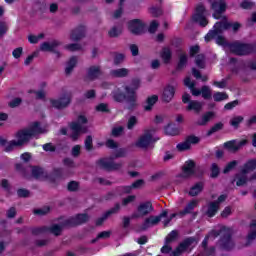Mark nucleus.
<instances>
[{
  "label": "nucleus",
  "mask_w": 256,
  "mask_h": 256,
  "mask_svg": "<svg viewBox=\"0 0 256 256\" xmlns=\"http://www.w3.org/2000/svg\"><path fill=\"white\" fill-rule=\"evenodd\" d=\"M128 30L132 35H143L145 33V24L141 19H133L128 22Z\"/></svg>",
  "instance_id": "obj_13"
},
{
  "label": "nucleus",
  "mask_w": 256,
  "mask_h": 256,
  "mask_svg": "<svg viewBox=\"0 0 256 256\" xmlns=\"http://www.w3.org/2000/svg\"><path fill=\"white\" fill-rule=\"evenodd\" d=\"M213 117H215V113L207 112L201 117V119L197 121V125L205 126L207 123H209V121L213 119Z\"/></svg>",
  "instance_id": "obj_33"
},
{
  "label": "nucleus",
  "mask_w": 256,
  "mask_h": 256,
  "mask_svg": "<svg viewBox=\"0 0 256 256\" xmlns=\"http://www.w3.org/2000/svg\"><path fill=\"white\" fill-rule=\"evenodd\" d=\"M127 155V150L120 148L116 151L115 155L112 156L114 159H119L121 157H125Z\"/></svg>",
  "instance_id": "obj_62"
},
{
  "label": "nucleus",
  "mask_w": 256,
  "mask_h": 256,
  "mask_svg": "<svg viewBox=\"0 0 256 256\" xmlns=\"http://www.w3.org/2000/svg\"><path fill=\"white\" fill-rule=\"evenodd\" d=\"M135 125H137V117L131 116L127 122V129L131 130L133 127H135Z\"/></svg>",
  "instance_id": "obj_60"
},
{
  "label": "nucleus",
  "mask_w": 256,
  "mask_h": 256,
  "mask_svg": "<svg viewBox=\"0 0 256 256\" xmlns=\"http://www.w3.org/2000/svg\"><path fill=\"white\" fill-rule=\"evenodd\" d=\"M17 196L25 199L31 196V192L25 188H20L17 190Z\"/></svg>",
  "instance_id": "obj_51"
},
{
  "label": "nucleus",
  "mask_w": 256,
  "mask_h": 256,
  "mask_svg": "<svg viewBox=\"0 0 256 256\" xmlns=\"http://www.w3.org/2000/svg\"><path fill=\"white\" fill-rule=\"evenodd\" d=\"M47 213H49V207L34 210V215L43 216V215H47Z\"/></svg>",
  "instance_id": "obj_64"
},
{
  "label": "nucleus",
  "mask_w": 256,
  "mask_h": 256,
  "mask_svg": "<svg viewBox=\"0 0 256 256\" xmlns=\"http://www.w3.org/2000/svg\"><path fill=\"white\" fill-rule=\"evenodd\" d=\"M237 165H239V162L237 160L229 162L224 168L223 173L224 174L230 173V171H233V169L236 168Z\"/></svg>",
  "instance_id": "obj_46"
},
{
  "label": "nucleus",
  "mask_w": 256,
  "mask_h": 256,
  "mask_svg": "<svg viewBox=\"0 0 256 256\" xmlns=\"http://www.w3.org/2000/svg\"><path fill=\"white\" fill-rule=\"evenodd\" d=\"M175 89H177V84L171 85L168 84L162 93V101L164 103H171L173 101V97H175Z\"/></svg>",
  "instance_id": "obj_18"
},
{
  "label": "nucleus",
  "mask_w": 256,
  "mask_h": 256,
  "mask_svg": "<svg viewBox=\"0 0 256 256\" xmlns=\"http://www.w3.org/2000/svg\"><path fill=\"white\" fill-rule=\"evenodd\" d=\"M76 65H77V56H72L66 64L65 74L71 75V73H73V69H75Z\"/></svg>",
  "instance_id": "obj_30"
},
{
  "label": "nucleus",
  "mask_w": 256,
  "mask_h": 256,
  "mask_svg": "<svg viewBox=\"0 0 256 256\" xmlns=\"http://www.w3.org/2000/svg\"><path fill=\"white\" fill-rule=\"evenodd\" d=\"M149 13L152 15V17H161V15H163V10H161L159 7L153 6L149 9Z\"/></svg>",
  "instance_id": "obj_49"
},
{
  "label": "nucleus",
  "mask_w": 256,
  "mask_h": 256,
  "mask_svg": "<svg viewBox=\"0 0 256 256\" xmlns=\"http://www.w3.org/2000/svg\"><path fill=\"white\" fill-rule=\"evenodd\" d=\"M221 233H223V237L219 241L221 249H224V251H231V249L235 247V243L231 239V232L221 230Z\"/></svg>",
  "instance_id": "obj_14"
},
{
  "label": "nucleus",
  "mask_w": 256,
  "mask_h": 256,
  "mask_svg": "<svg viewBox=\"0 0 256 256\" xmlns=\"http://www.w3.org/2000/svg\"><path fill=\"white\" fill-rule=\"evenodd\" d=\"M255 169H256V159H252L244 164L243 168L241 169V173H243V175H247L249 171H255Z\"/></svg>",
  "instance_id": "obj_29"
},
{
  "label": "nucleus",
  "mask_w": 256,
  "mask_h": 256,
  "mask_svg": "<svg viewBox=\"0 0 256 256\" xmlns=\"http://www.w3.org/2000/svg\"><path fill=\"white\" fill-rule=\"evenodd\" d=\"M52 175L53 177H55V179H65V177H69V174H67V171L61 168L54 169Z\"/></svg>",
  "instance_id": "obj_36"
},
{
  "label": "nucleus",
  "mask_w": 256,
  "mask_h": 256,
  "mask_svg": "<svg viewBox=\"0 0 256 256\" xmlns=\"http://www.w3.org/2000/svg\"><path fill=\"white\" fill-rule=\"evenodd\" d=\"M130 71L127 68H118L110 71L111 77L116 79H123V77H128Z\"/></svg>",
  "instance_id": "obj_25"
},
{
  "label": "nucleus",
  "mask_w": 256,
  "mask_h": 256,
  "mask_svg": "<svg viewBox=\"0 0 256 256\" xmlns=\"http://www.w3.org/2000/svg\"><path fill=\"white\" fill-rule=\"evenodd\" d=\"M87 123L88 120L87 117H85V115H79L77 121L71 123L70 128L72 130V141H77L79 139V135L85 134L89 131Z\"/></svg>",
  "instance_id": "obj_4"
},
{
  "label": "nucleus",
  "mask_w": 256,
  "mask_h": 256,
  "mask_svg": "<svg viewBox=\"0 0 256 256\" xmlns=\"http://www.w3.org/2000/svg\"><path fill=\"white\" fill-rule=\"evenodd\" d=\"M192 75L195 79H201L204 83L209 81V78L207 76H201V72L196 68H192Z\"/></svg>",
  "instance_id": "obj_48"
},
{
  "label": "nucleus",
  "mask_w": 256,
  "mask_h": 256,
  "mask_svg": "<svg viewBox=\"0 0 256 256\" xmlns=\"http://www.w3.org/2000/svg\"><path fill=\"white\" fill-rule=\"evenodd\" d=\"M135 199H137V197L135 195L127 196L126 198H124L122 200L123 207H127V205H129V203H133L135 201Z\"/></svg>",
  "instance_id": "obj_57"
},
{
  "label": "nucleus",
  "mask_w": 256,
  "mask_h": 256,
  "mask_svg": "<svg viewBox=\"0 0 256 256\" xmlns=\"http://www.w3.org/2000/svg\"><path fill=\"white\" fill-rule=\"evenodd\" d=\"M245 145H247V140H230L224 143V148L232 153H237V151L245 147Z\"/></svg>",
  "instance_id": "obj_17"
},
{
  "label": "nucleus",
  "mask_w": 256,
  "mask_h": 256,
  "mask_svg": "<svg viewBox=\"0 0 256 256\" xmlns=\"http://www.w3.org/2000/svg\"><path fill=\"white\" fill-rule=\"evenodd\" d=\"M186 65H187V56L185 54H181L179 57L177 69H185Z\"/></svg>",
  "instance_id": "obj_50"
},
{
  "label": "nucleus",
  "mask_w": 256,
  "mask_h": 256,
  "mask_svg": "<svg viewBox=\"0 0 256 256\" xmlns=\"http://www.w3.org/2000/svg\"><path fill=\"white\" fill-rule=\"evenodd\" d=\"M203 182H198L196 183L189 191V195L191 197H197V195H199V193H201V191H203Z\"/></svg>",
  "instance_id": "obj_34"
},
{
  "label": "nucleus",
  "mask_w": 256,
  "mask_h": 256,
  "mask_svg": "<svg viewBox=\"0 0 256 256\" xmlns=\"http://www.w3.org/2000/svg\"><path fill=\"white\" fill-rule=\"evenodd\" d=\"M101 77V67L100 66H91L87 71V79L90 81H95Z\"/></svg>",
  "instance_id": "obj_23"
},
{
  "label": "nucleus",
  "mask_w": 256,
  "mask_h": 256,
  "mask_svg": "<svg viewBox=\"0 0 256 256\" xmlns=\"http://www.w3.org/2000/svg\"><path fill=\"white\" fill-rule=\"evenodd\" d=\"M172 52L170 48H163L161 52V58L163 59L164 63H169L171 61Z\"/></svg>",
  "instance_id": "obj_37"
},
{
  "label": "nucleus",
  "mask_w": 256,
  "mask_h": 256,
  "mask_svg": "<svg viewBox=\"0 0 256 256\" xmlns=\"http://www.w3.org/2000/svg\"><path fill=\"white\" fill-rule=\"evenodd\" d=\"M32 175L35 179H47L49 177L45 169L37 166L32 168Z\"/></svg>",
  "instance_id": "obj_27"
},
{
  "label": "nucleus",
  "mask_w": 256,
  "mask_h": 256,
  "mask_svg": "<svg viewBox=\"0 0 256 256\" xmlns=\"http://www.w3.org/2000/svg\"><path fill=\"white\" fill-rule=\"evenodd\" d=\"M217 211H219V205L217 202H210L208 205V210L206 211L207 217H215L217 215Z\"/></svg>",
  "instance_id": "obj_32"
},
{
  "label": "nucleus",
  "mask_w": 256,
  "mask_h": 256,
  "mask_svg": "<svg viewBox=\"0 0 256 256\" xmlns=\"http://www.w3.org/2000/svg\"><path fill=\"white\" fill-rule=\"evenodd\" d=\"M201 95L206 101H209L213 97V91L209 86L204 85L201 87Z\"/></svg>",
  "instance_id": "obj_35"
},
{
  "label": "nucleus",
  "mask_w": 256,
  "mask_h": 256,
  "mask_svg": "<svg viewBox=\"0 0 256 256\" xmlns=\"http://www.w3.org/2000/svg\"><path fill=\"white\" fill-rule=\"evenodd\" d=\"M118 211H121V204L116 203L113 208H111L110 210L106 211L102 215V217H100V218H98L96 220V225L97 226L103 225V223H105V221H107V219H109V217H111V215L117 214Z\"/></svg>",
  "instance_id": "obj_19"
},
{
  "label": "nucleus",
  "mask_w": 256,
  "mask_h": 256,
  "mask_svg": "<svg viewBox=\"0 0 256 256\" xmlns=\"http://www.w3.org/2000/svg\"><path fill=\"white\" fill-rule=\"evenodd\" d=\"M115 158L113 156L109 158H102L96 162V165L99 169L104 171H119L123 167V163H115Z\"/></svg>",
  "instance_id": "obj_7"
},
{
  "label": "nucleus",
  "mask_w": 256,
  "mask_h": 256,
  "mask_svg": "<svg viewBox=\"0 0 256 256\" xmlns=\"http://www.w3.org/2000/svg\"><path fill=\"white\" fill-rule=\"evenodd\" d=\"M193 19L196 23H199V25L201 27H207L208 25V21H207V18H205V16H193Z\"/></svg>",
  "instance_id": "obj_45"
},
{
  "label": "nucleus",
  "mask_w": 256,
  "mask_h": 256,
  "mask_svg": "<svg viewBox=\"0 0 256 256\" xmlns=\"http://www.w3.org/2000/svg\"><path fill=\"white\" fill-rule=\"evenodd\" d=\"M85 149L86 151H92L93 150V137L87 136L85 139Z\"/></svg>",
  "instance_id": "obj_54"
},
{
  "label": "nucleus",
  "mask_w": 256,
  "mask_h": 256,
  "mask_svg": "<svg viewBox=\"0 0 256 256\" xmlns=\"http://www.w3.org/2000/svg\"><path fill=\"white\" fill-rule=\"evenodd\" d=\"M213 99L216 101V103H219L221 101H226V99H229V95H227L225 92H215L213 94Z\"/></svg>",
  "instance_id": "obj_38"
},
{
  "label": "nucleus",
  "mask_w": 256,
  "mask_h": 256,
  "mask_svg": "<svg viewBox=\"0 0 256 256\" xmlns=\"http://www.w3.org/2000/svg\"><path fill=\"white\" fill-rule=\"evenodd\" d=\"M244 117L243 116H234L231 120H230V125L232 127H234L235 129L239 128V125H241V123H243L244 121Z\"/></svg>",
  "instance_id": "obj_40"
},
{
  "label": "nucleus",
  "mask_w": 256,
  "mask_h": 256,
  "mask_svg": "<svg viewBox=\"0 0 256 256\" xmlns=\"http://www.w3.org/2000/svg\"><path fill=\"white\" fill-rule=\"evenodd\" d=\"M125 61V56L123 54H116L114 57V65H121Z\"/></svg>",
  "instance_id": "obj_63"
},
{
  "label": "nucleus",
  "mask_w": 256,
  "mask_h": 256,
  "mask_svg": "<svg viewBox=\"0 0 256 256\" xmlns=\"http://www.w3.org/2000/svg\"><path fill=\"white\" fill-rule=\"evenodd\" d=\"M125 91L127 109H129V111H135V109H137V94L135 93V89L126 86Z\"/></svg>",
  "instance_id": "obj_12"
},
{
  "label": "nucleus",
  "mask_w": 256,
  "mask_h": 256,
  "mask_svg": "<svg viewBox=\"0 0 256 256\" xmlns=\"http://www.w3.org/2000/svg\"><path fill=\"white\" fill-rule=\"evenodd\" d=\"M178 151H187V149H191V145L189 144L188 140L177 144Z\"/></svg>",
  "instance_id": "obj_56"
},
{
  "label": "nucleus",
  "mask_w": 256,
  "mask_h": 256,
  "mask_svg": "<svg viewBox=\"0 0 256 256\" xmlns=\"http://www.w3.org/2000/svg\"><path fill=\"white\" fill-rule=\"evenodd\" d=\"M211 9L214 10V19H222V21H227V17L223 16V13L227 10V2L225 0H214L210 1Z\"/></svg>",
  "instance_id": "obj_8"
},
{
  "label": "nucleus",
  "mask_w": 256,
  "mask_h": 256,
  "mask_svg": "<svg viewBox=\"0 0 256 256\" xmlns=\"http://www.w3.org/2000/svg\"><path fill=\"white\" fill-rule=\"evenodd\" d=\"M150 213H153V204L149 201L142 202L137 207V212H134L131 215V219H139L141 217H147V215H150Z\"/></svg>",
  "instance_id": "obj_9"
},
{
  "label": "nucleus",
  "mask_w": 256,
  "mask_h": 256,
  "mask_svg": "<svg viewBox=\"0 0 256 256\" xmlns=\"http://www.w3.org/2000/svg\"><path fill=\"white\" fill-rule=\"evenodd\" d=\"M158 28H159V22H157V20H153L150 23L148 31H149V33H155Z\"/></svg>",
  "instance_id": "obj_61"
},
{
  "label": "nucleus",
  "mask_w": 256,
  "mask_h": 256,
  "mask_svg": "<svg viewBox=\"0 0 256 256\" xmlns=\"http://www.w3.org/2000/svg\"><path fill=\"white\" fill-rule=\"evenodd\" d=\"M195 64L199 69H205V55L198 54L195 58Z\"/></svg>",
  "instance_id": "obj_42"
},
{
  "label": "nucleus",
  "mask_w": 256,
  "mask_h": 256,
  "mask_svg": "<svg viewBox=\"0 0 256 256\" xmlns=\"http://www.w3.org/2000/svg\"><path fill=\"white\" fill-rule=\"evenodd\" d=\"M65 49L68 51H81L82 47L81 44H68L65 46Z\"/></svg>",
  "instance_id": "obj_58"
},
{
  "label": "nucleus",
  "mask_w": 256,
  "mask_h": 256,
  "mask_svg": "<svg viewBox=\"0 0 256 256\" xmlns=\"http://www.w3.org/2000/svg\"><path fill=\"white\" fill-rule=\"evenodd\" d=\"M256 239V220H253L250 224V233L248 234V241Z\"/></svg>",
  "instance_id": "obj_41"
},
{
  "label": "nucleus",
  "mask_w": 256,
  "mask_h": 256,
  "mask_svg": "<svg viewBox=\"0 0 256 256\" xmlns=\"http://www.w3.org/2000/svg\"><path fill=\"white\" fill-rule=\"evenodd\" d=\"M230 27H231V24L225 20L217 22L214 25L213 30H210L206 34L205 36L206 43H209V41H211L212 39H215L216 37L217 45H221L222 47H229L231 43H227V40L225 39V37L221 36V34L223 33V31H226V29H229Z\"/></svg>",
  "instance_id": "obj_2"
},
{
  "label": "nucleus",
  "mask_w": 256,
  "mask_h": 256,
  "mask_svg": "<svg viewBox=\"0 0 256 256\" xmlns=\"http://www.w3.org/2000/svg\"><path fill=\"white\" fill-rule=\"evenodd\" d=\"M87 221H89V215L78 214L76 217L66 220V225L69 227H77V225H83V223H87Z\"/></svg>",
  "instance_id": "obj_20"
},
{
  "label": "nucleus",
  "mask_w": 256,
  "mask_h": 256,
  "mask_svg": "<svg viewBox=\"0 0 256 256\" xmlns=\"http://www.w3.org/2000/svg\"><path fill=\"white\" fill-rule=\"evenodd\" d=\"M96 111H99L100 113H109V106L105 103H101L96 106Z\"/></svg>",
  "instance_id": "obj_59"
},
{
  "label": "nucleus",
  "mask_w": 256,
  "mask_h": 256,
  "mask_svg": "<svg viewBox=\"0 0 256 256\" xmlns=\"http://www.w3.org/2000/svg\"><path fill=\"white\" fill-rule=\"evenodd\" d=\"M175 239H177V231L174 230L167 235L165 243L171 244L173 241H175Z\"/></svg>",
  "instance_id": "obj_53"
},
{
  "label": "nucleus",
  "mask_w": 256,
  "mask_h": 256,
  "mask_svg": "<svg viewBox=\"0 0 256 256\" xmlns=\"http://www.w3.org/2000/svg\"><path fill=\"white\" fill-rule=\"evenodd\" d=\"M198 203L199 202L197 200H192L186 205V207L182 211H180L179 215H181V217H184V215H189L190 213H193V209L197 207Z\"/></svg>",
  "instance_id": "obj_28"
},
{
  "label": "nucleus",
  "mask_w": 256,
  "mask_h": 256,
  "mask_svg": "<svg viewBox=\"0 0 256 256\" xmlns=\"http://www.w3.org/2000/svg\"><path fill=\"white\" fill-rule=\"evenodd\" d=\"M86 28L83 25H80L76 27L74 30H72L70 34V39L72 41H81L83 37H85Z\"/></svg>",
  "instance_id": "obj_22"
},
{
  "label": "nucleus",
  "mask_w": 256,
  "mask_h": 256,
  "mask_svg": "<svg viewBox=\"0 0 256 256\" xmlns=\"http://www.w3.org/2000/svg\"><path fill=\"white\" fill-rule=\"evenodd\" d=\"M210 177H212V179H217V177H219V173H221V170L219 169V166L217 165V163H213L210 167Z\"/></svg>",
  "instance_id": "obj_43"
},
{
  "label": "nucleus",
  "mask_w": 256,
  "mask_h": 256,
  "mask_svg": "<svg viewBox=\"0 0 256 256\" xmlns=\"http://www.w3.org/2000/svg\"><path fill=\"white\" fill-rule=\"evenodd\" d=\"M167 215H168L167 210H164L158 216H150L146 218L140 228L141 231H147V229L151 227H155V225H159V223H161V219L167 217Z\"/></svg>",
  "instance_id": "obj_10"
},
{
  "label": "nucleus",
  "mask_w": 256,
  "mask_h": 256,
  "mask_svg": "<svg viewBox=\"0 0 256 256\" xmlns=\"http://www.w3.org/2000/svg\"><path fill=\"white\" fill-rule=\"evenodd\" d=\"M64 227H69V225H67V221L62 224H52L50 227L43 226L40 228H33L32 234L41 235V233H51L52 235H55V237H59L63 232Z\"/></svg>",
  "instance_id": "obj_5"
},
{
  "label": "nucleus",
  "mask_w": 256,
  "mask_h": 256,
  "mask_svg": "<svg viewBox=\"0 0 256 256\" xmlns=\"http://www.w3.org/2000/svg\"><path fill=\"white\" fill-rule=\"evenodd\" d=\"M121 33H123V28L121 26L119 27L114 26L109 30L108 35L109 37L115 38V37H119Z\"/></svg>",
  "instance_id": "obj_39"
},
{
  "label": "nucleus",
  "mask_w": 256,
  "mask_h": 256,
  "mask_svg": "<svg viewBox=\"0 0 256 256\" xmlns=\"http://www.w3.org/2000/svg\"><path fill=\"white\" fill-rule=\"evenodd\" d=\"M248 181H256V172H254L249 179L247 178V174H236L237 187H243V185H247ZM254 197H256V189L254 190Z\"/></svg>",
  "instance_id": "obj_21"
},
{
  "label": "nucleus",
  "mask_w": 256,
  "mask_h": 256,
  "mask_svg": "<svg viewBox=\"0 0 256 256\" xmlns=\"http://www.w3.org/2000/svg\"><path fill=\"white\" fill-rule=\"evenodd\" d=\"M165 134L175 137V135H179V128L173 127L172 125H168L165 128Z\"/></svg>",
  "instance_id": "obj_44"
},
{
  "label": "nucleus",
  "mask_w": 256,
  "mask_h": 256,
  "mask_svg": "<svg viewBox=\"0 0 256 256\" xmlns=\"http://www.w3.org/2000/svg\"><path fill=\"white\" fill-rule=\"evenodd\" d=\"M184 85L190 89L194 97H199V95H201V90L195 88V82L191 81V78L187 77L184 79Z\"/></svg>",
  "instance_id": "obj_26"
},
{
  "label": "nucleus",
  "mask_w": 256,
  "mask_h": 256,
  "mask_svg": "<svg viewBox=\"0 0 256 256\" xmlns=\"http://www.w3.org/2000/svg\"><path fill=\"white\" fill-rule=\"evenodd\" d=\"M231 53L234 55H238L239 57H245L247 55H251L252 53H256V42L255 43H240L234 42L228 45Z\"/></svg>",
  "instance_id": "obj_3"
},
{
  "label": "nucleus",
  "mask_w": 256,
  "mask_h": 256,
  "mask_svg": "<svg viewBox=\"0 0 256 256\" xmlns=\"http://www.w3.org/2000/svg\"><path fill=\"white\" fill-rule=\"evenodd\" d=\"M155 130H145L144 133L136 141V146L139 149H149L157 139L153 138Z\"/></svg>",
  "instance_id": "obj_6"
},
{
  "label": "nucleus",
  "mask_w": 256,
  "mask_h": 256,
  "mask_svg": "<svg viewBox=\"0 0 256 256\" xmlns=\"http://www.w3.org/2000/svg\"><path fill=\"white\" fill-rule=\"evenodd\" d=\"M42 133H45V129L41 128L39 122H34L30 127L19 130L15 135L17 140L10 141L4 151L9 152L13 151L15 147H23V145H27V142L31 141L33 137H37V135H41Z\"/></svg>",
  "instance_id": "obj_1"
},
{
  "label": "nucleus",
  "mask_w": 256,
  "mask_h": 256,
  "mask_svg": "<svg viewBox=\"0 0 256 256\" xmlns=\"http://www.w3.org/2000/svg\"><path fill=\"white\" fill-rule=\"evenodd\" d=\"M157 101H159L158 95L148 97L146 100V104L144 105V111H151L153 109V105H155Z\"/></svg>",
  "instance_id": "obj_31"
},
{
  "label": "nucleus",
  "mask_w": 256,
  "mask_h": 256,
  "mask_svg": "<svg viewBox=\"0 0 256 256\" xmlns=\"http://www.w3.org/2000/svg\"><path fill=\"white\" fill-rule=\"evenodd\" d=\"M192 175H195V162L188 160L184 163L182 173L177 176V179L178 181H181V179H189Z\"/></svg>",
  "instance_id": "obj_11"
},
{
  "label": "nucleus",
  "mask_w": 256,
  "mask_h": 256,
  "mask_svg": "<svg viewBox=\"0 0 256 256\" xmlns=\"http://www.w3.org/2000/svg\"><path fill=\"white\" fill-rule=\"evenodd\" d=\"M50 103L55 109H65V107H69L71 97L67 94H63L58 99H50Z\"/></svg>",
  "instance_id": "obj_15"
},
{
  "label": "nucleus",
  "mask_w": 256,
  "mask_h": 256,
  "mask_svg": "<svg viewBox=\"0 0 256 256\" xmlns=\"http://www.w3.org/2000/svg\"><path fill=\"white\" fill-rule=\"evenodd\" d=\"M242 9H255V2L250 0H245L240 4Z\"/></svg>",
  "instance_id": "obj_52"
},
{
  "label": "nucleus",
  "mask_w": 256,
  "mask_h": 256,
  "mask_svg": "<svg viewBox=\"0 0 256 256\" xmlns=\"http://www.w3.org/2000/svg\"><path fill=\"white\" fill-rule=\"evenodd\" d=\"M61 41L53 40L52 42H43L40 45V51L55 53L57 57H61V53L57 51V47H60Z\"/></svg>",
  "instance_id": "obj_16"
},
{
  "label": "nucleus",
  "mask_w": 256,
  "mask_h": 256,
  "mask_svg": "<svg viewBox=\"0 0 256 256\" xmlns=\"http://www.w3.org/2000/svg\"><path fill=\"white\" fill-rule=\"evenodd\" d=\"M223 129V123H216L209 131L208 135H213V133H217V131H221Z\"/></svg>",
  "instance_id": "obj_55"
},
{
  "label": "nucleus",
  "mask_w": 256,
  "mask_h": 256,
  "mask_svg": "<svg viewBox=\"0 0 256 256\" xmlns=\"http://www.w3.org/2000/svg\"><path fill=\"white\" fill-rule=\"evenodd\" d=\"M186 111H194V113H201L203 111V102L191 100L186 107Z\"/></svg>",
  "instance_id": "obj_24"
},
{
  "label": "nucleus",
  "mask_w": 256,
  "mask_h": 256,
  "mask_svg": "<svg viewBox=\"0 0 256 256\" xmlns=\"http://www.w3.org/2000/svg\"><path fill=\"white\" fill-rule=\"evenodd\" d=\"M113 99L117 101V103H123V101L127 99V95H124L123 92H114Z\"/></svg>",
  "instance_id": "obj_47"
}]
</instances>
